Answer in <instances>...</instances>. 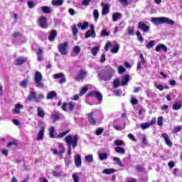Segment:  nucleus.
<instances>
[{
    "mask_svg": "<svg viewBox=\"0 0 182 182\" xmlns=\"http://www.w3.org/2000/svg\"><path fill=\"white\" fill-rule=\"evenodd\" d=\"M155 50L156 52H160V50H164V52L166 53L167 52L168 48H167V46H166V45L163 43H159L156 46Z\"/></svg>",
    "mask_w": 182,
    "mask_h": 182,
    "instance_id": "16",
    "label": "nucleus"
},
{
    "mask_svg": "<svg viewBox=\"0 0 182 182\" xmlns=\"http://www.w3.org/2000/svg\"><path fill=\"white\" fill-rule=\"evenodd\" d=\"M73 179L74 182H79V173H73Z\"/></svg>",
    "mask_w": 182,
    "mask_h": 182,
    "instance_id": "55",
    "label": "nucleus"
},
{
    "mask_svg": "<svg viewBox=\"0 0 182 182\" xmlns=\"http://www.w3.org/2000/svg\"><path fill=\"white\" fill-rule=\"evenodd\" d=\"M138 28L140 31H143L144 32H149V31H150V26L144 23L143 21H139L138 23Z\"/></svg>",
    "mask_w": 182,
    "mask_h": 182,
    "instance_id": "10",
    "label": "nucleus"
},
{
    "mask_svg": "<svg viewBox=\"0 0 182 182\" xmlns=\"http://www.w3.org/2000/svg\"><path fill=\"white\" fill-rule=\"evenodd\" d=\"M130 80V76L129 75H124L121 80V86H127Z\"/></svg>",
    "mask_w": 182,
    "mask_h": 182,
    "instance_id": "18",
    "label": "nucleus"
},
{
    "mask_svg": "<svg viewBox=\"0 0 182 182\" xmlns=\"http://www.w3.org/2000/svg\"><path fill=\"white\" fill-rule=\"evenodd\" d=\"M51 118L53 119V123L56 122L57 120H59V112H53V114L51 115Z\"/></svg>",
    "mask_w": 182,
    "mask_h": 182,
    "instance_id": "33",
    "label": "nucleus"
},
{
    "mask_svg": "<svg viewBox=\"0 0 182 182\" xmlns=\"http://www.w3.org/2000/svg\"><path fill=\"white\" fill-rule=\"evenodd\" d=\"M151 22L154 23V25H160L161 23H168L171 26L174 25V21L167 17L152 18Z\"/></svg>",
    "mask_w": 182,
    "mask_h": 182,
    "instance_id": "3",
    "label": "nucleus"
},
{
    "mask_svg": "<svg viewBox=\"0 0 182 182\" xmlns=\"http://www.w3.org/2000/svg\"><path fill=\"white\" fill-rule=\"evenodd\" d=\"M146 94L147 97H154V96H156V94L154 92H152L150 90H147L146 91Z\"/></svg>",
    "mask_w": 182,
    "mask_h": 182,
    "instance_id": "51",
    "label": "nucleus"
},
{
    "mask_svg": "<svg viewBox=\"0 0 182 182\" xmlns=\"http://www.w3.org/2000/svg\"><path fill=\"white\" fill-rule=\"evenodd\" d=\"M155 44V41H151L147 44H146V48H147V49H151V48H153V46H154Z\"/></svg>",
    "mask_w": 182,
    "mask_h": 182,
    "instance_id": "45",
    "label": "nucleus"
},
{
    "mask_svg": "<svg viewBox=\"0 0 182 182\" xmlns=\"http://www.w3.org/2000/svg\"><path fill=\"white\" fill-rule=\"evenodd\" d=\"M116 169L113 168H106L102 171L103 174H113V173H116Z\"/></svg>",
    "mask_w": 182,
    "mask_h": 182,
    "instance_id": "35",
    "label": "nucleus"
},
{
    "mask_svg": "<svg viewBox=\"0 0 182 182\" xmlns=\"http://www.w3.org/2000/svg\"><path fill=\"white\" fill-rule=\"evenodd\" d=\"M57 35H58V32L56 31V30H53L50 32V36H48L49 41L53 42V41H55V38H56Z\"/></svg>",
    "mask_w": 182,
    "mask_h": 182,
    "instance_id": "27",
    "label": "nucleus"
},
{
    "mask_svg": "<svg viewBox=\"0 0 182 182\" xmlns=\"http://www.w3.org/2000/svg\"><path fill=\"white\" fill-rule=\"evenodd\" d=\"M114 69L112 68L109 67L108 69L104 72V73H100L98 75V77L101 80H110L112 77H113V75H114Z\"/></svg>",
    "mask_w": 182,
    "mask_h": 182,
    "instance_id": "2",
    "label": "nucleus"
},
{
    "mask_svg": "<svg viewBox=\"0 0 182 182\" xmlns=\"http://www.w3.org/2000/svg\"><path fill=\"white\" fill-rule=\"evenodd\" d=\"M154 86H155V87L156 89H158V90H161V92L164 90V87L161 84H159L157 82H154Z\"/></svg>",
    "mask_w": 182,
    "mask_h": 182,
    "instance_id": "47",
    "label": "nucleus"
},
{
    "mask_svg": "<svg viewBox=\"0 0 182 182\" xmlns=\"http://www.w3.org/2000/svg\"><path fill=\"white\" fill-rule=\"evenodd\" d=\"M58 147L60 149V151H58V149H55L53 150V154H55V155L62 156L65 151V146H63V144L58 143Z\"/></svg>",
    "mask_w": 182,
    "mask_h": 182,
    "instance_id": "9",
    "label": "nucleus"
},
{
    "mask_svg": "<svg viewBox=\"0 0 182 182\" xmlns=\"http://www.w3.org/2000/svg\"><path fill=\"white\" fill-rule=\"evenodd\" d=\"M68 133H69V131L61 132L58 135L55 136V139H62V137H65V136L68 134Z\"/></svg>",
    "mask_w": 182,
    "mask_h": 182,
    "instance_id": "48",
    "label": "nucleus"
},
{
    "mask_svg": "<svg viewBox=\"0 0 182 182\" xmlns=\"http://www.w3.org/2000/svg\"><path fill=\"white\" fill-rule=\"evenodd\" d=\"M84 36H85V39H87L89 38H92V39H95V38H96V31L88 30L85 33Z\"/></svg>",
    "mask_w": 182,
    "mask_h": 182,
    "instance_id": "14",
    "label": "nucleus"
},
{
    "mask_svg": "<svg viewBox=\"0 0 182 182\" xmlns=\"http://www.w3.org/2000/svg\"><path fill=\"white\" fill-rule=\"evenodd\" d=\"M136 36L139 42H143L144 41V38H143V36H141V33H140V31H136Z\"/></svg>",
    "mask_w": 182,
    "mask_h": 182,
    "instance_id": "52",
    "label": "nucleus"
},
{
    "mask_svg": "<svg viewBox=\"0 0 182 182\" xmlns=\"http://www.w3.org/2000/svg\"><path fill=\"white\" fill-rule=\"evenodd\" d=\"M89 26V22L85 21L83 23L82 22H79L77 23V28L81 29V31H85Z\"/></svg>",
    "mask_w": 182,
    "mask_h": 182,
    "instance_id": "26",
    "label": "nucleus"
},
{
    "mask_svg": "<svg viewBox=\"0 0 182 182\" xmlns=\"http://www.w3.org/2000/svg\"><path fill=\"white\" fill-rule=\"evenodd\" d=\"M71 31L73 32V35L74 36H76V35H77V33H79V30L77 29V26L76 24H74L72 28H71Z\"/></svg>",
    "mask_w": 182,
    "mask_h": 182,
    "instance_id": "36",
    "label": "nucleus"
},
{
    "mask_svg": "<svg viewBox=\"0 0 182 182\" xmlns=\"http://www.w3.org/2000/svg\"><path fill=\"white\" fill-rule=\"evenodd\" d=\"M80 53V47L79 46H75L73 48V52L71 53V56L73 58L77 56Z\"/></svg>",
    "mask_w": 182,
    "mask_h": 182,
    "instance_id": "23",
    "label": "nucleus"
},
{
    "mask_svg": "<svg viewBox=\"0 0 182 182\" xmlns=\"http://www.w3.org/2000/svg\"><path fill=\"white\" fill-rule=\"evenodd\" d=\"M75 164L76 167H82V156L80 154H77L75 159Z\"/></svg>",
    "mask_w": 182,
    "mask_h": 182,
    "instance_id": "22",
    "label": "nucleus"
},
{
    "mask_svg": "<svg viewBox=\"0 0 182 182\" xmlns=\"http://www.w3.org/2000/svg\"><path fill=\"white\" fill-rule=\"evenodd\" d=\"M45 99V95L40 94L38 97L36 98V103H39L41 100Z\"/></svg>",
    "mask_w": 182,
    "mask_h": 182,
    "instance_id": "54",
    "label": "nucleus"
},
{
    "mask_svg": "<svg viewBox=\"0 0 182 182\" xmlns=\"http://www.w3.org/2000/svg\"><path fill=\"white\" fill-rule=\"evenodd\" d=\"M114 161H115V164L119 166V167H123V163H122V161L119 158H117L116 156H114L113 158Z\"/></svg>",
    "mask_w": 182,
    "mask_h": 182,
    "instance_id": "41",
    "label": "nucleus"
},
{
    "mask_svg": "<svg viewBox=\"0 0 182 182\" xmlns=\"http://www.w3.org/2000/svg\"><path fill=\"white\" fill-rule=\"evenodd\" d=\"M139 58L141 60L138 62L137 67H136V69H138V70H140V69H141V66H143V65L146 63V60H144V57L143 56V54H141Z\"/></svg>",
    "mask_w": 182,
    "mask_h": 182,
    "instance_id": "24",
    "label": "nucleus"
},
{
    "mask_svg": "<svg viewBox=\"0 0 182 182\" xmlns=\"http://www.w3.org/2000/svg\"><path fill=\"white\" fill-rule=\"evenodd\" d=\"M85 161L87 163H93V155L90 154L85 156Z\"/></svg>",
    "mask_w": 182,
    "mask_h": 182,
    "instance_id": "44",
    "label": "nucleus"
},
{
    "mask_svg": "<svg viewBox=\"0 0 182 182\" xmlns=\"http://www.w3.org/2000/svg\"><path fill=\"white\" fill-rule=\"evenodd\" d=\"M114 144H115V146H117L118 147L120 146H126V144H124V141H123L122 140H116L114 141Z\"/></svg>",
    "mask_w": 182,
    "mask_h": 182,
    "instance_id": "50",
    "label": "nucleus"
},
{
    "mask_svg": "<svg viewBox=\"0 0 182 182\" xmlns=\"http://www.w3.org/2000/svg\"><path fill=\"white\" fill-rule=\"evenodd\" d=\"M43 57V50L42 48H38L37 51V59L41 62L42 60V58Z\"/></svg>",
    "mask_w": 182,
    "mask_h": 182,
    "instance_id": "31",
    "label": "nucleus"
},
{
    "mask_svg": "<svg viewBox=\"0 0 182 182\" xmlns=\"http://www.w3.org/2000/svg\"><path fill=\"white\" fill-rule=\"evenodd\" d=\"M115 151L116 153H118V154H124L126 153V149L120 146H117L115 147Z\"/></svg>",
    "mask_w": 182,
    "mask_h": 182,
    "instance_id": "34",
    "label": "nucleus"
},
{
    "mask_svg": "<svg viewBox=\"0 0 182 182\" xmlns=\"http://www.w3.org/2000/svg\"><path fill=\"white\" fill-rule=\"evenodd\" d=\"M43 136H45V127H41L37 135V140H43Z\"/></svg>",
    "mask_w": 182,
    "mask_h": 182,
    "instance_id": "20",
    "label": "nucleus"
},
{
    "mask_svg": "<svg viewBox=\"0 0 182 182\" xmlns=\"http://www.w3.org/2000/svg\"><path fill=\"white\" fill-rule=\"evenodd\" d=\"M119 86H120V80H119V78H116L113 82V87L117 89Z\"/></svg>",
    "mask_w": 182,
    "mask_h": 182,
    "instance_id": "43",
    "label": "nucleus"
},
{
    "mask_svg": "<svg viewBox=\"0 0 182 182\" xmlns=\"http://www.w3.org/2000/svg\"><path fill=\"white\" fill-rule=\"evenodd\" d=\"M127 32H128V35H131V36L134 35V27H133V26L128 27Z\"/></svg>",
    "mask_w": 182,
    "mask_h": 182,
    "instance_id": "53",
    "label": "nucleus"
},
{
    "mask_svg": "<svg viewBox=\"0 0 182 182\" xmlns=\"http://www.w3.org/2000/svg\"><path fill=\"white\" fill-rule=\"evenodd\" d=\"M76 104L73 102H64L61 107L62 110L64 112H73L75 110V107Z\"/></svg>",
    "mask_w": 182,
    "mask_h": 182,
    "instance_id": "4",
    "label": "nucleus"
},
{
    "mask_svg": "<svg viewBox=\"0 0 182 182\" xmlns=\"http://www.w3.org/2000/svg\"><path fill=\"white\" fill-rule=\"evenodd\" d=\"M53 77L54 79H60L58 82V83H60V85H62L63 83H66V78H65V74L63 73L54 74Z\"/></svg>",
    "mask_w": 182,
    "mask_h": 182,
    "instance_id": "8",
    "label": "nucleus"
},
{
    "mask_svg": "<svg viewBox=\"0 0 182 182\" xmlns=\"http://www.w3.org/2000/svg\"><path fill=\"white\" fill-rule=\"evenodd\" d=\"M99 50H100V46L93 47L91 50V53L93 56H96V55H97V53L99 52Z\"/></svg>",
    "mask_w": 182,
    "mask_h": 182,
    "instance_id": "37",
    "label": "nucleus"
},
{
    "mask_svg": "<svg viewBox=\"0 0 182 182\" xmlns=\"http://www.w3.org/2000/svg\"><path fill=\"white\" fill-rule=\"evenodd\" d=\"M87 117L90 124H96L97 122H96V119H95V117H96V115L95 114L94 112L89 113L87 114Z\"/></svg>",
    "mask_w": 182,
    "mask_h": 182,
    "instance_id": "15",
    "label": "nucleus"
},
{
    "mask_svg": "<svg viewBox=\"0 0 182 182\" xmlns=\"http://www.w3.org/2000/svg\"><path fill=\"white\" fill-rule=\"evenodd\" d=\"M55 127H50L49 128V136L51 139H56V136H55Z\"/></svg>",
    "mask_w": 182,
    "mask_h": 182,
    "instance_id": "28",
    "label": "nucleus"
},
{
    "mask_svg": "<svg viewBox=\"0 0 182 182\" xmlns=\"http://www.w3.org/2000/svg\"><path fill=\"white\" fill-rule=\"evenodd\" d=\"M103 132H105V129L103 128H97L95 130V134L97 136H100V134H102L103 133Z\"/></svg>",
    "mask_w": 182,
    "mask_h": 182,
    "instance_id": "57",
    "label": "nucleus"
},
{
    "mask_svg": "<svg viewBox=\"0 0 182 182\" xmlns=\"http://www.w3.org/2000/svg\"><path fill=\"white\" fill-rule=\"evenodd\" d=\"M140 127L142 130H146V129H149V127H150V124L149 122L142 123L140 124Z\"/></svg>",
    "mask_w": 182,
    "mask_h": 182,
    "instance_id": "46",
    "label": "nucleus"
},
{
    "mask_svg": "<svg viewBox=\"0 0 182 182\" xmlns=\"http://www.w3.org/2000/svg\"><path fill=\"white\" fill-rule=\"evenodd\" d=\"M87 90H88L87 87H82L80 92V96H83V95H85V93H86Z\"/></svg>",
    "mask_w": 182,
    "mask_h": 182,
    "instance_id": "60",
    "label": "nucleus"
},
{
    "mask_svg": "<svg viewBox=\"0 0 182 182\" xmlns=\"http://www.w3.org/2000/svg\"><path fill=\"white\" fill-rule=\"evenodd\" d=\"M119 49H120V46L119 44H115L112 46L111 52L112 53H117V52H119Z\"/></svg>",
    "mask_w": 182,
    "mask_h": 182,
    "instance_id": "38",
    "label": "nucleus"
},
{
    "mask_svg": "<svg viewBox=\"0 0 182 182\" xmlns=\"http://www.w3.org/2000/svg\"><path fill=\"white\" fill-rule=\"evenodd\" d=\"M42 73H41V72L37 71L35 73V76H34V80L36 83V87H43V83L42 82Z\"/></svg>",
    "mask_w": 182,
    "mask_h": 182,
    "instance_id": "5",
    "label": "nucleus"
},
{
    "mask_svg": "<svg viewBox=\"0 0 182 182\" xmlns=\"http://www.w3.org/2000/svg\"><path fill=\"white\" fill-rule=\"evenodd\" d=\"M93 16L95 18V22H97V19H99V11L94 10V11H93Z\"/></svg>",
    "mask_w": 182,
    "mask_h": 182,
    "instance_id": "56",
    "label": "nucleus"
},
{
    "mask_svg": "<svg viewBox=\"0 0 182 182\" xmlns=\"http://www.w3.org/2000/svg\"><path fill=\"white\" fill-rule=\"evenodd\" d=\"M98 156L101 161H103L104 160H107V154L106 153H99Z\"/></svg>",
    "mask_w": 182,
    "mask_h": 182,
    "instance_id": "40",
    "label": "nucleus"
},
{
    "mask_svg": "<svg viewBox=\"0 0 182 182\" xmlns=\"http://www.w3.org/2000/svg\"><path fill=\"white\" fill-rule=\"evenodd\" d=\"M86 75H87V72L85 70H81L78 73V74L75 77V79L78 82H82V80H83V79L86 77Z\"/></svg>",
    "mask_w": 182,
    "mask_h": 182,
    "instance_id": "11",
    "label": "nucleus"
},
{
    "mask_svg": "<svg viewBox=\"0 0 182 182\" xmlns=\"http://www.w3.org/2000/svg\"><path fill=\"white\" fill-rule=\"evenodd\" d=\"M36 92H35V90L31 89L30 90V94L27 97V100H28V102H31V100H35L36 101Z\"/></svg>",
    "mask_w": 182,
    "mask_h": 182,
    "instance_id": "17",
    "label": "nucleus"
},
{
    "mask_svg": "<svg viewBox=\"0 0 182 182\" xmlns=\"http://www.w3.org/2000/svg\"><path fill=\"white\" fill-rule=\"evenodd\" d=\"M21 109H23V105L21 104H16L15 105V109H13V113H14V114H19V113H21Z\"/></svg>",
    "mask_w": 182,
    "mask_h": 182,
    "instance_id": "25",
    "label": "nucleus"
},
{
    "mask_svg": "<svg viewBox=\"0 0 182 182\" xmlns=\"http://www.w3.org/2000/svg\"><path fill=\"white\" fill-rule=\"evenodd\" d=\"M64 0H53L52 1V5L53 6H60L61 5H63Z\"/></svg>",
    "mask_w": 182,
    "mask_h": 182,
    "instance_id": "32",
    "label": "nucleus"
},
{
    "mask_svg": "<svg viewBox=\"0 0 182 182\" xmlns=\"http://www.w3.org/2000/svg\"><path fill=\"white\" fill-rule=\"evenodd\" d=\"M141 143L144 146H147V144H149V143L147 142V137L146 136V135H143L142 139H141Z\"/></svg>",
    "mask_w": 182,
    "mask_h": 182,
    "instance_id": "61",
    "label": "nucleus"
},
{
    "mask_svg": "<svg viewBox=\"0 0 182 182\" xmlns=\"http://www.w3.org/2000/svg\"><path fill=\"white\" fill-rule=\"evenodd\" d=\"M46 113L45 112V109L42 107H37V116L40 117V119H44Z\"/></svg>",
    "mask_w": 182,
    "mask_h": 182,
    "instance_id": "12",
    "label": "nucleus"
},
{
    "mask_svg": "<svg viewBox=\"0 0 182 182\" xmlns=\"http://www.w3.org/2000/svg\"><path fill=\"white\" fill-rule=\"evenodd\" d=\"M158 126H163V117H159L157 120Z\"/></svg>",
    "mask_w": 182,
    "mask_h": 182,
    "instance_id": "64",
    "label": "nucleus"
},
{
    "mask_svg": "<svg viewBox=\"0 0 182 182\" xmlns=\"http://www.w3.org/2000/svg\"><path fill=\"white\" fill-rule=\"evenodd\" d=\"M122 16V14L120 13H115L112 15V21L114 22H116L117 19H119Z\"/></svg>",
    "mask_w": 182,
    "mask_h": 182,
    "instance_id": "42",
    "label": "nucleus"
},
{
    "mask_svg": "<svg viewBox=\"0 0 182 182\" xmlns=\"http://www.w3.org/2000/svg\"><path fill=\"white\" fill-rule=\"evenodd\" d=\"M90 96H95L96 98H97V100L100 102H102L103 97L102 96V93L97 91H92L90 93Z\"/></svg>",
    "mask_w": 182,
    "mask_h": 182,
    "instance_id": "21",
    "label": "nucleus"
},
{
    "mask_svg": "<svg viewBox=\"0 0 182 182\" xmlns=\"http://www.w3.org/2000/svg\"><path fill=\"white\" fill-rule=\"evenodd\" d=\"M69 46V43L68 42H65L63 44H60L58 46V50L61 55H68V48Z\"/></svg>",
    "mask_w": 182,
    "mask_h": 182,
    "instance_id": "6",
    "label": "nucleus"
},
{
    "mask_svg": "<svg viewBox=\"0 0 182 182\" xmlns=\"http://www.w3.org/2000/svg\"><path fill=\"white\" fill-rule=\"evenodd\" d=\"M77 140H79V136L77 135H68L65 138V141L67 143L68 146V156L72 154V147L75 149L76 146H77Z\"/></svg>",
    "mask_w": 182,
    "mask_h": 182,
    "instance_id": "1",
    "label": "nucleus"
},
{
    "mask_svg": "<svg viewBox=\"0 0 182 182\" xmlns=\"http://www.w3.org/2000/svg\"><path fill=\"white\" fill-rule=\"evenodd\" d=\"M109 33L106 30L104 29L101 31V36H109Z\"/></svg>",
    "mask_w": 182,
    "mask_h": 182,
    "instance_id": "63",
    "label": "nucleus"
},
{
    "mask_svg": "<svg viewBox=\"0 0 182 182\" xmlns=\"http://www.w3.org/2000/svg\"><path fill=\"white\" fill-rule=\"evenodd\" d=\"M41 11L43 12V14H51L52 9L48 6H43L41 7Z\"/></svg>",
    "mask_w": 182,
    "mask_h": 182,
    "instance_id": "29",
    "label": "nucleus"
},
{
    "mask_svg": "<svg viewBox=\"0 0 182 182\" xmlns=\"http://www.w3.org/2000/svg\"><path fill=\"white\" fill-rule=\"evenodd\" d=\"M101 6H102V15H107L110 5L109 4L101 3Z\"/></svg>",
    "mask_w": 182,
    "mask_h": 182,
    "instance_id": "13",
    "label": "nucleus"
},
{
    "mask_svg": "<svg viewBox=\"0 0 182 182\" xmlns=\"http://www.w3.org/2000/svg\"><path fill=\"white\" fill-rule=\"evenodd\" d=\"M25 58H18L16 60V65H23V63H25Z\"/></svg>",
    "mask_w": 182,
    "mask_h": 182,
    "instance_id": "58",
    "label": "nucleus"
},
{
    "mask_svg": "<svg viewBox=\"0 0 182 182\" xmlns=\"http://www.w3.org/2000/svg\"><path fill=\"white\" fill-rule=\"evenodd\" d=\"M56 96H57L56 92H55V91H51V92H48V93L47 94L46 99H47L48 100H52L53 98L56 97Z\"/></svg>",
    "mask_w": 182,
    "mask_h": 182,
    "instance_id": "30",
    "label": "nucleus"
},
{
    "mask_svg": "<svg viewBox=\"0 0 182 182\" xmlns=\"http://www.w3.org/2000/svg\"><path fill=\"white\" fill-rule=\"evenodd\" d=\"M28 82V79H26V80L21 81V86H22V87H27Z\"/></svg>",
    "mask_w": 182,
    "mask_h": 182,
    "instance_id": "62",
    "label": "nucleus"
},
{
    "mask_svg": "<svg viewBox=\"0 0 182 182\" xmlns=\"http://www.w3.org/2000/svg\"><path fill=\"white\" fill-rule=\"evenodd\" d=\"M172 109L173 110H180V109H181V103L176 102L172 106Z\"/></svg>",
    "mask_w": 182,
    "mask_h": 182,
    "instance_id": "39",
    "label": "nucleus"
},
{
    "mask_svg": "<svg viewBox=\"0 0 182 182\" xmlns=\"http://www.w3.org/2000/svg\"><path fill=\"white\" fill-rule=\"evenodd\" d=\"M162 137L165 140V143L168 147H171L173 146V143L170 141V137L166 133L162 134Z\"/></svg>",
    "mask_w": 182,
    "mask_h": 182,
    "instance_id": "19",
    "label": "nucleus"
},
{
    "mask_svg": "<svg viewBox=\"0 0 182 182\" xmlns=\"http://www.w3.org/2000/svg\"><path fill=\"white\" fill-rule=\"evenodd\" d=\"M181 129H182L181 126L175 127L172 131V133H178V132H181Z\"/></svg>",
    "mask_w": 182,
    "mask_h": 182,
    "instance_id": "59",
    "label": "nucleus"
},
{
    "mask_svg": "<svg viewBox=\"0 0 182 182\" xmlns=\"http://www.w3.org/2000/svg\"><path fill=\"white\" fill-rule=\"evenodd\" d=\"M38 25L41 28H43V29H47L48 28V19H46V17L41 16L38 18Z\"/></svg>",
    "mask_w": 182,
    "mask_h": 182,
    "instance_id": "7",
    "label": "nucleus"
},
{
    "mask_svg": "<svg viewBox=\"0 0 182 182\" xmlns=\"http://www.w3.org/2000/svg\"><path fill=\"white\" fill-rule=\"evenodd\" d=\"M124 72H126V68L124 67H123V65H120L118 68V73H119V75H123V73H124Z\"/></svg>",
    "mask_w": 182,
    "mask_h": 182,
    "instance_id": "49",
    "label": "nucleus"
}]
</instances>
